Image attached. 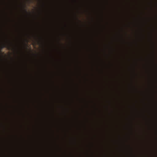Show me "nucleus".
Masks as SVG:
<instances>
[{
	"label": "nucleus",
	"mask_w": 157,
	"mask_h": 157,
	"mask_svg": "<svg viewBox=\"0 0 157 157\" xmlns=\"http://www.w3.org/2000/svg\"><path fill=\"white\" fill-rule=\"evenodd\" d=\"M4 48H6L9 50L12 49L11 45L9 44H4L2 45L1 47V49H2Z\"/></svg>",
	"instance_id": "obj_1"
},
{
	"label": "nucleus",
	"mask_w": 157,
	"mask_h": 157,
	"mask_svg": "<svg viewBox=\"0 0 157 157\" xmlns=\"http://www.w3.org/2000/svg\"><path fill=\"white\" fill-rule=\"evenodd\" d=\"M25 12L26 13H27V11H26V10H25Z\"/></svg>",
	"instance_id": "obj_2"
}]
</instances>
